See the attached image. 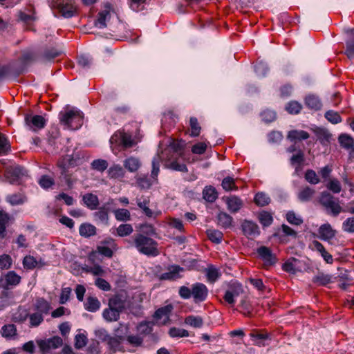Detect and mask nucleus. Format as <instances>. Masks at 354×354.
Segmentation results:
<instances>
[{"label":"nucleus","mask_w":354,"mask_h":354,"mask_svg":"<svg viewBox=\"0 0 354 354\" xmlns=\"http://www.w3.org/2000/svg\"><path fill=\"white\" fill-rule=\"evenodd\" d=\"M250 337L253 344L259 346H264L268 344L266 342L269 340L270 336L268 333L254 332L250 333Z\"/></svg>","instance_id":"nucleus-20"},{"label":"nucleus","mask_w":354,"mask_h":354,"mask_svg":"<svg viewBox=\"0 0 354 354\" xmlns=\"http://www.w3.org/2000/svg\"><path fill=\"white\" fill-rule=\"evenodd\" d=\"M51 309L50 304L44 298H38L34 304V310L42 315H48Z\"/></svg>","instance_id":"nucleus-17"},{"label":"nucleus","mask_w":354,"mask_h":354,"mask_svg":"<svg viewBox=\"0 0 354 354\" xmlns=\"http://www.w3.org/2000/svg\"><path fill=\"white\" fill-rule=\"evenodd\" d=\"M29 312L23 307H19L13 315V320L19 324L24 323L28 319Z\"/></svg>","instance_id":"nucleus-31"},{"label":"nucleus","mask_w":354,"mask_h":354,"mask_svg":"<svg viewBox=\"0 0 354 354\" xmlns=\"http://www.w3.org/2000/svg\"><path fill=\"white\" fill-rule=\"evenodd\" d=\"M124 301L118 296H114L109 301V306L115 308L120 313L124 308Z\"/></svg>","instance_id":"nucleus-39"},{"label":"nucleus","mask_w":354,"mask_h":354,"mask_svg":"<svg viewBox=\"0 0 354 354\" xmlns=\"http://www.w3.org/2000/svg\"><path fill=\"white\" fill-rule=\"evenodd\" d=\"M21 279V277L15 271H8L1 276L0 283L4 289L10 290L19 285Z\"/></svg>","instance_id":"nucleus-7"},{"label":"nucleus","mask_w":354,"mask_h":354,"mask_svg":"<svg viewBox=\"0 0 354 354\" xmlns=\"http://www.w3.org/2000/svg\"><path fill=\"white\" fill-rule=\"evenodd\" d=\"M137 333L143 337L149 334L151 330V324L150 322H142L137 326Z\"/></svg>","instance_id":"nucleus-52"},{"label":"nucleus","mask_w":354,"mask_h":354,"mask_svg":"<svg viewBox=\"0 0 354 354\" xmlns=\"http://www.w3.org/2000/svg\"><path fill=\"white\" fill-rule=\"evenodd\" d=\"M140 165L139 159L132 156L125 159L123 162L124 167L130 172L137 171Z\"/></svg>","instance_id":"nucleus-26"},{"label":"nucleus","mask_w":354,"mask_h":354,"mask_svg":"<svg viewBox=\"0 0 354 354\" xmlns=\"http://www.w3.org/2000/svg\"><path fill=\"white\" fill-rule=\"evenodd\" d=\"M115 218L119 221H127L131 219V214L127 209H117L114 210Z\"/></svg>","instance_id":"nucleus-46"},{"label":"nucleus","mask_w":354,"mask_h":354,"mask_svg":"<svg viewBox=\"0 0 354 354\" xmlns=\"http://www.w3.org/2000/svg\"><path fill=\"white\" fill-rule=\"evenodd\" d=\"M325 118L333 124H337L342 121L339 114L333 111H328L325 113Z\"/></svg>","instance_id":"nucleus-62"},{"label":"nucleus","mask_w":354,"mask_h":354,"mask_svg":"<svg viewBox=\"0 0 354 354\" xmlns=\"http://www.w3.org/2000/svg\"><path fill=\"white\" fill-rule=\"evenodd\" d=\"M84 308L90 312H96L100 308V302L95 297H88L84 303Z\"/></svg>","instance_id":"nucleus-32"},{"label":"nucleus","mask_w":354,"mask_h":354,"mask_svg":"<svg viewBox=\"0 0 354 354\" xmlns=\"http://www.w3.org/2000/svg\"><path fill=\"white\" fill-rule=\"evenodd\" d=\"M133 245L140 253L147 256L156 257L159 254L157 242L142 234L134 235Z\"/></svg>","instance_id":"nucleus-1"},{"label":"nucleus","mask_w":354,"mask_h":354,"mask_svg":"<svg viewBox=\"0 0 354 354\" xmlns=\"http://www.w3.org/2000/svg\"><path fill=\"white\" fill-rule=\"evenodd\" d=\"M124 170L119 165H113L109 169V174L112 178H123L124 176Z\"/></svg>","instance_id":"nucleus-41"},{"label":"nucleus","mask_w":354,"mask_h":354,"mask_svg":"<svg viewBox=\"0 0 354 354\" xmlns=\"http://www.w3.org/2000/svg\"><path fill=\"white\" fill-rule=\"evenodd\" d=\"M207 235L209 239L215 243H220L223 239V233L216 230H207Z\"/></svg>","instance_id":"nucleus-47"},{"label":"nucleus","mask_w":354,"mask_h":354,"mask_svg":"<svg viewBox=\"0 0 354 354\" xmlns=\"http://www.w3.org/2000/svg\"><path fill=\"white\" fill-rule=\"evenodd\" d=\"M39 263V262L31 255H27L23 259V266L26 270H33L38 266Z\"/></svg>","instance_id":"nucleus-42"},{"label":"nucleus","mask_w":354,"mask_h":354,"mask_svg":"<svg viewBox=\"0 0 354 354\" xmlns=\"http://www.w3.org/2000/svg\"><path fill=\"white\" fill-rule=\"evenodd\" d=\"M96 232V228L89 223H83L80 227V234L82 236L88 237Z\"/></svg>","instance_id":"nucleus-37"},{"label":"nucleus","mask_w":354,"mask_h":354,"mask_svg":"<svg viewBox=\"0 0 354 354\" xmlns=\"http://www.w3.org/2000/svg\"><path fill=\"white\" fill-rule=\"evenodd\" d=\"M315 194V190L309 187H305L298 194V198L301 202L310 201Z\"/></svg>","instance_id":"nucleus-36"},{"label":"nucleus","mask_w":354,"mask_h":354,"mask_svg":"<svg viewBox=\"0 0 354 354\" xmlns=\"http://www.w3.org/2000/svg\"><path fill=\"white\" fill-rule=\"evenodd\" d=\"M120 314V311L109 306L104 310L102 315L104 319L108 322H115L119 319Z\"/></svg>","instance_id":"nucleus-34"},{"label":"nucleus","mask_w":354,"mask_h":354,"mask_svg":"<svg viewBox=\"0 0 354 354\" xmlns=\"http://www.w3.org/2000/svg\"><path fill=\"white\" fill-rule=\"evenodd\" d=\"M306 105L314 110H319L322 107V102L317 96L314 95H309L305 99Z\"/></svg>","instance_id":"nucleus-33"},{"label":"nucleus","mask_w":354,"mask_h":354,"mask_svg":"<svg viewBox=\"0 0 354 354\" xmlns=\"http://www.w3.org/2000/svg\"><path fill=\"white\" fill-rule=\"evenodd\" d=\"M313 131L317 136V140H319L322 145L327 146L330 144L332 135L327 129L321 127H315Z\"/></svg>","instance_id":"nucleus-14"},{"label":"nucleus","mask_w":354,"mask_h":354,"mask_svg":"<svg viewBox=\"0 0 354 354\" xmlns=\"http://www.w3.org/2000/svg\"><path fill=\"white\" fill-rule=\"evenodd\" d=\"M183 268L179 266H171L168 268V271L162 274L160 279L163 280H175L180 277V273Z\"/></svg>","instance_id":"nucleus-18"},{"label":"nucleus","mask_w":354,"mask_h":354,"mask_svg":"<svg viewBox=\"0 0 354 354\" xmlns=\"http://www.w3.org/2000/svg\"><path fill=\"white\" fill-rule=\"evenodd\" d=\"M257 252L266 265H272L274 263V257L268 248L265 246L260 247Z\"/></svg>","instance_id":"nucleus-23"},{"label":"nucleus","mask_w":354,"mask_h":354,"mask_svg":"<svg viewBox=\"0 0 354 354\" xmlns=\"http://www.w3.org/2000/svg\"><path fill=\"white\" fill-rule=\"evenodd\" d=\"M310 248L313 250L319 252L325 261L328 263H333V258L324 248V245L317 241H313L310 245Z\"/></svg>","instance_id":"nucleus-16"},{"label":"nucleus","mask_w":354,"mask_h":354,"mask_svg":"<svg viewBox=\"0 0 354 354\" xmlns=\"http://www.w3.org/2000/svg\"><path fill=\"white\" fill-rule=\"evenodd\" d=\"M169 334L172 337H184L189 336V332L183 328H171Z\"/></svg>","instance_id":"nucleus-61"},{"label":"nucleus","mask_w":354,"mask_h":354,"mask_svg":"<svg viewBox=\"0 0 354 354\" xmlns=\"http://www.w3.org/2000/svg\"><path fill=\"white\" fill-rule=\"evenodd\" d=\"M185 324L193 328H201L203 325V319L198 315H189L185 317Z\"/></svg>","instance_id":"nucleus-35"},{"label":"nucleus","mask_w":354,"mask_h":354,"mask_svg":"<svg viewBox=\"0 0 354 354\" xmlns=\"http://www.w3.org/2000/svg\"><path fill=\"white\" fill-rule=\"evenodd\" d=\"M84 204L91 209H95L99 205L98 198L91 193L86 194L82 198Z\"/></svg>","instance_id":"nucleus-30"},{"label":"nucleus","mask_w":354,"mask_h":354,"mask_svg":"<svg viewBox=\"0 0 354 354\" xmlns=\"http://www.w3.org/2000/svg\"><path fill=\"white\" fill-rule=\"evenodd\" d=\"M39 185L44 189H48L55 184L54 179L48 175H43L39 180Z\"/></svg>","instance_id":"nucleus-58"},{"label":"nucleus","mask_w":354,"mask_h":354,"mask_svg":"<svg viewBox=\"0 0 354 354\" xmlns=\"http://www.w3.org/2000/svg\"><path fill=\"white\" fill-rule=\"evenodd\" d=\"M203 198L208 203H214L218 198L217 191L211 185L205 186L203 190Z\"/></svg>","instance_id":"nucleus-27"},{"label":"nucleus","mask_w":354,"mask_h":354,"mask_svg":"<svg viewBox=\"0 0 354 354\" xmlns=\"http://www.w3.org/2000/svg\"><path fill=\"white\" fill-rule=\"evenodd\" d=\"M104 10L98 13V17L95 21V26L100 28H104L106 27V21L111 17L110 11L111 10V6L110 3H106L104 4Z\"/></svg>","instance_id":"nucleus-13"},{"label":"nucleus","mask_w":354,"mask_h":354,"mask_svg":"<svg viewBox=\"0 0 354 354\" xmlns=\"http://www.w3.org/2000/svg\"><path fill=\"white\" fill-rule=\"evenodd\" d=\"M25 122L30 129L36 131L38 129L44 128L45 126V119L41 115H26Z\"/></svg>","instance_id":"nucleus-12"},{"label":"nucleus","mask_w":354,"mask_h":354,"mask_svg":"<svg viewBox=\"0 0 354 354\" xmlns=\"http://www.w3.org/2000/svg\"><path fill=\"white\" fill-rule=\"evenodd\" d=\"M59 117L61 124L70 129H77L82 123V113L77 109L62 111Z\"/></svg>","instance_id":"nucleus-3"},{"label":"nucleus","mask_w":354,"mask_h":354,"mask_svg":"<svg viewBox=\"0 0 354 354\" xmlns=\"http://www.w3.org/2000/svg\"><path fill=\"white\" fill-rule=\"evenodd\" d=\"M242 292L243 289L241 285L237 283H233L225 291L223 299L227 304L233 306L236 302V298Z\"/></svg>","instance_id":"nucleus-10"},{"label":"nucleus","mask_w":354,"mask_h":354,"mask_svg":"<svg viewBox=\"0 0 354 354\" xmlns=\"http://www.w3.org/2000/svg\"><path fill=\"white\" fill-rule=\"evenodd\" d=\"M117 250V245L111 238H106L97 248V252L106 257H111L113 252Z\"/></svg>","instance_id":"nucleus-9"},{"label":"nucleus","mask_w":354,"mask_h":354,"mask_svg":"<svg viewBox=\"0 0 354 354\" xmlns=\"http://www.w3.org/2000/svg\"><path fill=\"white\" fill-rule=\"evenodd\" d=\"M61 52L54 48L45 50L42 55L44 60L50 61L60 55Z\"/></svg>","instance_id":"nucleus-56"},{"label":"nucleus","mask_w":354,"mask_h":354,"mask_svg":"<svg viewBox=\"0 0 354 354\" xmlns=\"http://www.w3.org/2000/svg\"><path fill=\"white\" fill-rule=\"evenodd\" d=\"M138 234H142L147 236L155 234V230L152 225L148 223H145L139 227V232Z\"/></svg>","instance_id":"nucleus-57"},{"label":"nucleus","mask_w":354,"mask_h":354,"mask_svg":"<svg viewBox=\"0 0 354 354\" xmlns=\"http://www.w3.org/2000/svg\"><path fill=\"white\" fill-rule=\"evenodd\" d=\"M319 203L333 214H338L341 212L342 208L338 201L327 192H323L321 194Z\"/></svg>","instance_id":"nucleus-5"},{"label":"nucleus","mask_w":354,"mask_h":354,"mask_svg":"<svg viewBox=\"0 0 354 354\" xmlns=\"http://www.w3.org/2000/svg\"><path fill=\"white\" fill-rule=\"evenodd\" d=\"M5 175L12 184L19 183L25 176H28L26 169L19 165H12L6 168Z\"/></svg>","instance_id":"nucleus-4"},{"label":"nucleus","mask_w":354,"mask_h":354,"mask_svg":"<svg viewBox=\"0 0 354 354\" xmlns=\"http://www.w3.org/2000/svg\"><path fill=\"white\" fill-rule=\"evenodd\" d=\"M299 264V260L295 258H290L283 264L282 267L284 271L291 274H295L297 272L301 270Z\"/></svg>","instance_id":"nucleus-19"},{"label":"nucleus","mask_w":354,"mask_h":354,"mask_svg":"<svg viewBox=\"0 0 354 354\" xmlns=\"http://www.w3.org/2000/svg\"><path fill=\"white\" fill-rule=\"evenodd\" d=\"M91 165L93 169L100 171H103L106 169L108 163L104 160L98 159L93 160Z\"/></svg>","instance_id":"nucleus-63"},{"label":"nucleus","mask_w":354,"mask_h":354,"mask_svg":"<svg viewBox=\"0 0 354 354\" xmlns=\"http://www.w3.org/2000/svg\"><path fill=\"white\" fill-rule=\"evenodd\" d=\"M12 266V259L9 254L0 255V269L8 270Z\"/></svg>","instance_id":"nucleus-51"},{"label":"nucleus","mask_w":354,"mask_h":354,"mask_svg":"<svg viewBox=\"0 0 354 354\" xmlns=\"http://www.w3.org/2000/svg\"><path fill=\"white\" fill-rule=\"evenodd\" d=\"M228 209L231 212H236L242 207L241 200L236 196H231L225 199Z\"/></svg>","instance_id":"nucleus-22"},{"label":"nucleus","mask_w":354,"mask_h":354,"mask_svg":"<svg viewBox=\"0 0 354 354\" xmlns=\"http://www.w3.org/2000/svg\"><path fill=\"white\" fill-rule=\"evenodd\" d=\"M111 143L119 141V144L122 145L124 148H129L131 147L134 145V142L131 138V136L124 133V132H119L118 133H115L110 139Z\"/></svg>","instance_id":"nucleus-11"},{"label":"nucleus","mask_w":354,"mask_h":354,"mask_svg":"<svg viewBox=\"0 0 354 354\" xmlns=\"http://www.w3.org/2000/svg\"><path fill=\"white\" fill-rule=\"evenodd\" d=\"M55 6L57 8L61 15L65 18H71L76 12L74 0H56Z\"/></svg>","instance_id":"nucleus-6"},{"label":"nucleus","mask_w":354,"mask_h":354,"mask_svg":"<svg viewBox=\"0 0 354 354\" xmlns=\"http://www.w3.org/2000/svg\"><path fill=\"white\" fill-rule=\"evenodd\" d=\"M261 116L266 122H272L276 119V113L271 110H265L261 113Z\"/></svg>","instance_id":"nucleus-64"},{"label":"nucleus","mask_w":354,"mask_h":354,"mask_svg":"<svg viewBox=\"0 0 354 354\" xmlns=\"http://www.w3.org/2000/svg\"><path fill=\"white\" fill-rule=\"evenodd\" d=\"M44 315L39 313L34 312L32 313H29L28 315V326L30 328H37L41 325L44 322Z\"/></svg>","instance_id":"nucleus-29"},{"label":"nucleus","mask_w":354,"mask_h":354,"mask_svg":"<svg viewBox=\"0 0 354 354\" xmlns=\"http://www.w3.org/2000/svg\"><path fill=\"white\" fill-rule=\"evenodd\" d=\"M302 106L297 101H291L286 106V111L290 114H297L301 110Z\"/></svg>","instance_id":"nucleus-53"},{"label":"nucleus","mask_w":354,"mask_h":354,"mask_svg":"<svg viewBox=\"0 0 354 354\" xmlns=\"http://www.w3.org/2000/svg\"><path fill=\"white\" fill-rule=\"evenodd\" d=\"M179 295L185 299L193 297L195 303H201L206 300L208 295L207 286L202 283H196L189 288L187 286H181L179 289Z\"/></svg>","instance_id":"nucleus-2"},{"label":"nucleus","mask_w":354,"mask_h":354,"mask_svg":"<svg viewBox=\"0 0 354 354\" xmlns=\"http://www.w3.org/2000/svg\"><path fill=\"white\" fill-rule=\"evenodd\" d=\"M17 328L14 324H6L1 327L0 333L7 339H15L17 335Z\"/></svg>","instance_id":"nucleus-25"},{"label":"nucleus","mask_w":354,"mask_h":354,"mask_svg":"<svg viewBox=\"0 0 354 354\" xmlns=\"http://www.w3.org/2000/svg\"><path fill=\"white\" fill-rule=\"evenodd\" d=\"M221 186L223 189L227 192L238 189V187L235 185L234 179L230 176L223 178Z\"/></svg>","instance_id":"nucleus-48"},{"label":"nucleus","mask_w":354,"mask_h":354,"mask_svg":"<svg viewBox=\"0 0 354 354\" xmlns=\"http://www.w3.org/2000/svg\"><path fill=\"white\" fill-rule=\"evenodd\" d=\"M116 232L118 236H125L129 235L133 232V227L130 224H121L116 229Z\"/></svg>","instance_id":"nucleus-55"},{"label":"nucleus","mask_w":354,"mask_h":354,"mask_svg":"<svg viewBox=\"0 0 354 354\" xmlns=\"http://www.w3.org/2000/svg\"><path fill=\"white\" fill-rule=\"evenodd\" d=\"M305 179L310 184L316 185L319 183L316 172L313 169H308L305 174Z\"/></svg>","instance_id":"nucleus-60"},{"label":"nucleus","mask_w":354,"mask_h":354,"mask_svg":"<svg viewBox=\"0 0 354 354\" xmlns=\"http://www.w3.org/2000/svg\"><path fill=\"white\" fill-rule=\"evenodd\" d=\"M335 230L328 223H324L319 229L318 237L325 241H330L335 236Z\"/></svg>","instance_id":"nucleus-15"},{"label":"nucleus","mask_w":354,"mask_h":354,"mask_svg":"<svg viewBox=\"0 0 354 354\" xmlns=\"http://www.w3.org/2000/svg\"><path fill=\"white\" fill-rule=\"evenodd\" d=\"M37 59L36 54L32 51H25L23 53L21 60L24 64H28L35 61Z\"/></svg>","instance_id":"nucleus-59"},{"label":"nucleus","mask_w":354,"mask_h":354,"mask_svg":"<svg viewBox=\"0 0 354 354\" xmlns=\"http://www.w3.org/2000/svg\"><path fill=\"white\" fill-rule=\"evenodd\" d=\"M309 137V133L304 130H291L287 136L288 139L294 142L307 140Z\"/></svg>","instance_id":"nucleus-21"},{"label":"nucleus","mask_w":354,"mask_h":354,"mask_svg":"<svg viewBox=\"0 0 354 354\" xmlns=\"http://www.w3.org/2000/svg\"><path fill=\"white\" fill-rule=\"evenodd\" d=\"M339 142L341 146L346 149H353L354 143L353 138L346 134H342L339 136Z\"/></svg>","instance_id":"nucleus-43"},{"label":"nucleus","mask_w":354,"mask_h":354,"mask_svg":"<svg viewBox=\"0 0 354 354\" xmlns=\"http://www.w3.org/2000/svg\"><path fill=\"white\" fill-rule=\"evenodd\" d=\"M207 281L214 283L221 276L218 270L214 266H209L205 269Z\"/></svg>","instance_id":"nucleus-38"},{"label":"nucleus","mask_w":354,"mask_h":354,"mask_svg":"<svg viewBox=\"0 0 354 354\" xmlns=\"http://www.w3.org/2000/svg\"><path fill=\"white\" fill-rule=\"evenodd\" d=\"M189 126L191 129L190 136L192 137H196L200 135L201 127L198 122V120L195 117H191L189 119Z\"/></svg>","instance_id":"nucleus-44"},{"label":"nucleus","mask_w":354,"mask_h":354,"mask_svg":"<svg viewBox=\"0 0 354 354\" xmlns=\"http://www.w3.org/2000/svg\"><path fill=\"white\" fill-rule=\"evenodd\" d=\"M330 281V276L324 273H318L313 278V282L318 286H326Z\"/></svg>","instance_id":"nucleus-40"},{"label":"nucleus","mask_w":354,"mask_h":354,"mask_svg":"<svg viewBox=\"0 0 354 354\" xmlns=\"http://www.w3.org/2000/svg\"><path fill=\"white\" fill-rule=\"evenodd\" d=\"M37 344L42 353H47L52 349H56L63 344L62 339L58 336H54L46 339H38Z\"/></svg>","instance_id":"nucleus-8"},{"label":"nucleus","mask_w":354,"mask_h":354,"mask_svg":"<svg viewBox=\"0 0 354 354\" xmlns=\"http://www.w3.org/2000/svg\"><path fill=\"white\" fill-rule=\"evenodd\" d=\"M6 200L12 205L23 204L26 201V197L20 194H15L7 196Z\"/></svg>","instance_id":"nucleus-45"},{"label":"nucleus","mask_w":354,"mask_h":354,"mask_svg":"<svg viewBox=\"0 0 354 354\" xmlns=\"http://www.w3.org/2000/svg\"><path fill=\"white\" fill-rule=\"evenodd\" d=\"M144 338L138 333L136 335H129L127 336V342L135 347L141 346L143 343Z\"/></svg>","instance_id":"nucleus-49"},{"label":"nucleus","mask_w":354,"mask_h":354,"mask_svg":"<svg viewBox=\"0 0 354 354\" xmlns=\"http://www.w3.org/2000/svg\"><path fill=\"white\" fill-rule=\"evenodd\" d=\"M254 201L259 206H265L270 203V198L264 193H257L254 197Z\"/></svg>","instance_id":"nucleus-54"},{"label":"nucleus","mask_w":354,"mask_h":354,"mask_svg":"<svg viewBox=\"0 0 354 354\" xmlns=\"http://www.w3.org/2000/svg\"><path fill=\"white\" fill-rule=\"evenodd\" d=\"M326 186L329 190L335 194L339 193L342 190L340 182L336 178H329Z\"/></svg>","instance_id":"nucleus-50"},{"label":"nucleus","mask_w":354,"mask_h":354,"mask_svg":"<svg viewBox=\"0 0 354 354\" xmlns=\"http://www.w3.org/2000/svg\"><path fill=\"white\" fill-rule=\"evenodd\" d=\"M171 311V307L169 306L159 308L156 311L154 317L157 321L158 319H162L160 322L162 324H165L169 318V313Z\"/></svg>","instance_id":"nucleus-28"},{"label":"nucleus","mask_w":354,"mask_h":354,"mask_svg":"<svg viewBox=\"0 0 354 354\" xmlns=\"http://www.w3.org/2000/svg\"><path fill=\"white\" fill-rule=\"evenodd\" d=\"M241 227L243 234L247 236H256L259 234V229L256 223H243Z\"/></svg>","instance_id":"nucleus-24"}]
</instances>
